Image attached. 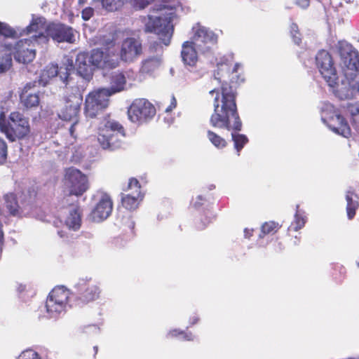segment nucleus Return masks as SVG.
<instances>
[{
    "label": "nucleus",
    "instance_id": "obj_53",
    "mask_svg": "<svg viewBox=\"0 0 359 359\" xmlns=\"http://www.w3.org/2000/svg\"><path fill=\"white\" fill-rule=\"evenodd\" d=\"M238 64H236V65H234L233 68L232 69L231 72H232V73L236 72H237V68H238Z\"/></svg>",
    "mask_w": 359,
    "mask_h": 359
},
{
    "label": "nucleus",
    "instance_id": "obj_15",
    "mask_svg": "<svg viewBox=\"0 0 359 359\" xmlns=\"http://www.w3.org/2000/svg\"><path fill=\"white\" fill-rule=\"evenodd\" d=\"M142 53L143 46L141 40L135 37H127L121 42L118 56L121 60L131 63Z\"/></svg>",
    "mask_w": 359,
    "mask_h": 359
},
{
    "label": "nucleus",
    "instance_id": "obj_22",
    "mask_svg": "<svg viewBox=\"0 0 359 359\" xmlns=\"http://www.w3.org/2000/svg\"><path fill=\"white\" fill-rule=\"evenodd\" d=\"M104 48V69H113L118 67L120 58L116 55L115 41L108 39L102 43Z\"/></svg>",
    "mask_w": 359,
    "mask_h": 359
},
{
    "label": "nucleus",
    "instance_id": "obj_46",
    "mask_svg": "<svg viewBox=\"0 0 359 359\" xmlns=\"http://www.w3.org/2000/svg\"><path fill=\"white\" fill-rule=\"evenodd\" d=\"M177 106V100L175 96L171 97L170 104L165 109V111H171L173 109H175Z\"/></svg>",
    "mask_w": 359,
    "mask_h": 359
},
{
    "label": "nucleus",
    "instance_id": "obj_13",
    "mask_svg": "<svg viewBox=\"0 0 359 359\" xmlns=\"http://www.w3.org/2000/svg\"><path fill=\"white\" fill-rule=\"evenodd\" d=\"M316 65L327 84L334 87L338 81V76L332 55L325 50L318 51L316 56Z\"/></svg>",
    "mask_w": 359,
    "mask_h": 359
},
{
    "label": "nucleus",
    "instance_id": "obj_1",
    "mask_svg": "<svg viewBox=\"0 0 359 359\" xmlns=\"http://www.w3.org/2000/svg\"><path fill=\"white\" fill-rule=\"evenodd\" d=\"M229 70L227 65L218 67L217 74L219 77L215 79L221 83V87L209 92L212 95L215 94L213 100L214 111L210 117V124L213 128L233 130L231 133L232 140L238 155H240V151L248 142V139L246 135L237 133L242 129V122L236 105L237 93L226 80H222L224 76L220 74V72Z\"/></svg>",
    "mask_w": 359,
    "mask_h": 359
},
{
    "label": "nucleus",
    "instance_id": "obj_28",
    "mask_svg": "<svg viewBox=\"0 0 359 359\" xmlns=\"http://www.w3.org/2000/svg\"><path fill=\"white\" fill-rule=\"evenodd\" d=\"M81 223V217L79 208L76 207L69 212V215L65 219V224L69 229L77 230L80 228Z\"/></svg>",
    "mask_w": 359,
    "mask_h": 359
},
{
    "label": "nucleus",
    "instance_id": "obj_4",
    "mask_svg": "<svg viewBox=\"0 0 359 359\" xmlns=\"http://www.w3.org/2000/svg\"><path fill=\"white\" fill-rule=\"evenodd\" d=\"M76 290L71 306L83 307L98 299L102 292L100 287L91 279L80 280L76 285Z\"/></svg>",
    "mask_w": 359,
    "mask_h": 359
},
{
    "label": "nucleus",
    "instance_id": "obj_36",
    "mask_svg": "<svg viewBox=\"0 0 359 359\" xmlns=\"http://www.w3.org/2000/svg\"><path fill=\"white\" fill-rule=\"evenodd\" d=\"M0 35L6 38H15L17 36V32L8 24L0 21Z\"/></svg>",
    "mask_w": 359,
    "mask_h": 359
},
{
    "label": "nucleus",
    "instance_id": "obj_33",
    "mask_svg": "<svg viewBox=\"0 0 359 359\" xmlns=\"http://www.w3.org/2000/svg\"><path fill=\"white\" fill-rule=\"evenodd\" d=\"M351 117V124L353 128L359 133V104H350L347 106Z\"/></svg>",
    "mask_w": 359,
    "mask_h": 359
},
{
    "label": "nucleus",
    "instance_id": "obj_3",
    "mask_svg": "<svg viewBox=\"0 0 359 359\" xmlns=\"http://www.w3.org/2000/svg\"><path fill=\"white\" fill-rule=\"evenodd\" d=\"M0 131L11 142L23 140L31 132L29 118L18 111L11 112L6 118L5 113L1 111Z\"/></svg>",
    "mask_w": 359,
    "mask_h": 359
},
{
    "label": "nucleus",
    "instance_id": "obj_14",
    "mask_svg": "<svg viewBox=\"0 0 359 359\" xmlns=\"http://www.w3.org/2000/svg\"><path fill=\"white\" fill-rule=\"evenodd\" d=\"M122 190L126 193H122L121 195L123 207L130 211L136 210L140 201L143 198L140 182L136 178L131 177L129 179L128 184L123 187Z\"/></svg>",
    "mask_w": 359,
    "mask_h": 359
},
{
    "label": "nucleus",
    "instance_id": "obj_44",
    "mask_svg": "<svg viewBox=\"0 0 359 359\" xmlns=\"http://www.w3.org/2000/svg\"><path fill=\"white\" fill-rule=\"evenodd\" d=\"M181 337L184 341H193L194 338L193 334L191 332H186L184 331L182 332Z\"/></svg>",
    "mask_w": 359,
    "mask_h": 359
},
{
    "label": "nucleus",
    "instance_id": "obj_9",
    "mask_svg": "<svg viewBox=\"0 0 359 359\" xmlns=\"http://www.w3.org/2000/svg\"><path fill=\"white\" fill-rule=\"evenodd\" d=\"M111 95L105 88L89 93L85 100L84 112L86 116L90 118L95 117L100 111L109 106V97Z\"/></svg>",
    "mask_w": 359,
    "mask_h": 359
},
{
    "label": "nucleus",
    "instance_id": "obj_58",
    "mask_svg": "<svg viewBox=\"0 0 359 359\" xmlns=\"http://www.w3.org/2000/svg\"><path fill=\"white\" fill-rule=\"evenodd\" d=\"M358 264V266H359V262H358V264Z\"/></svg>",
    "mask_w": 359,
    "mask_h": 359
},
{
    "label": "nucleus",
    "instance_id": "obj_52",
    "mask_svg": "<svg viewBox=\"0 0 359 359\" xmlns=\"http://www.w3.org/2000/svg\"><path fill=\"white\" fill-rule=\"evenodd\" d=\"M93 351H94V354H93V358H95L97 352H98V347L97 346H93Z\"/></svg>",
    "mask_w": 359,
    "mask_h": 359
},
{
    "label": "nucleus",
    "instance_id": "obj_5",
    "mask_svg": "<svg viewBox=\"0 0 359 359\" xmlns=\"http://www.w3.org/2000/svg\"><path fill=\"white\" fill-rule=\"evenodd\" d=\"M172 22V18L170 16H149L144 25V32L156 34L161 43L168 46L170 43L174 30Z\"/></svg>",
    "mask_w": 359,
    "mask_h": 359
},
{
    "label": "nucleus",
    "instance_id": "obj_17",
    "mask_svg": "<svg viewBox=\"0 0 359 359\" xmlns=\"http://www.w3.org/2000/svg\"><path fill=\"white\" fill-rule=\"evenodd\" d=\"M74 71L73 60L68 58L60 67L57 64L50 63L46 66L42 72V76L47 79H52L59 76L61 81L68 85L72 80L71 74Z\"/></svg>",
    "mask_w": 359,
    "mask_h": 359
},
{
    "label": "nucleus",
    "instance_id": "obj_39",
    "mask_svg": "<svg viewBox=\"0 0 359 359\" xmlns=\"http://www.w3.org/2000/svg\"><path fill=\"white\" fill-rule=\"evenodd\" d=\"M8 145L6 141L0 137V164H4L7 160Z\"/></svg>",
    "mask_w": 359,
    "mask_h": 359
},
{
    "label": "nucleus",
    "instance_id": "obj_18",
    "mask_svg": "<svg viewBox=\"0 0 359 359\" xmlns=\"http://www.w3.org/2000/svg\"><path fill=\"white\" fill-rule=\"evenodd\" d=\"M112 210L113 201L111 196L107 193H102L90 216L93 222H100L109 217Z\"/></svg>",
    "mask_w": 359,
    "mask_h": 359
},
{
    "label": "nucleus",
    "instance_id": "obj_38",
    "mask_svg": "<svg viewBox=\"0 0 359 359\" xmlns=\"http://www.w3.org/2000/svg\"><path fill=\"white\" fill-rule=\"evenodd\" d=\"M290 32L294 43L299 45L302 42V34L297 24L294 22L292 23L290 27Z\"/></svg>",
    "mask_w": 359,
    "mask_h": 359
},
{
    "label": "nucleus",
    "instance_id": "obj_51",
    "mask_svg": "<svg viewBox=\"0 0 359 359\" xmlns=\"http://www.w3.org/2000/svg\"><path fill=\"white\" fill-rule=\"evenodd\" d=\"M29 193H33L34 196L35 197L36 196V191L35 190L34 187H32L29 189Z\"/></svg>",
    "mask_w": 359,
    "mask_h": 359
},
{
    "label": "nucleus",
    "instance_id": "obj_56",
    "mask_svg": "<svg viewBox=\"0 0 359 359\" xmlns=\"http://www.w3.org/2000/svg\"><path fill=\"white\" fill-rule=\"evenodd\" d=\"M86 0H79V4H84Z\"/></svg>",
    "mask_w": 359,
    "mask_h": 359
},
{
    "label": "nucleus",
    "instance_id": "obj_42",
    "mask_svg": "<svg viewBox=\"0 0 359 359\" xmlns=\"http://www.w3.org/2000/svg\"><path fill=\"white\" fill-rule=\"evenodd\" d=\"M135 7L139 9L144 8L147 5H149L150 0H133Z\"/></svg>",
    "mask_w": 359,
    "mask_h": 359
},
{
    "label": "nucleus",
    "instance_id": "obj_27",
    "mask_svg": "<svg viewBox=\"0 0 359 359\" xmlns=\"http://www.w3.org/2000/svg\"><path fill=\"white\" fill-rule=\"evenodd\" d=\"M160 65L161 59L158 57H148L142 61L140 73L145 76H151L159 68Z\"/></svg>",
    "mask_w": 359,
    "mask_h": 359
},
{
    "label": "nucleus",
    "instance_id": "obj_34",
    "mask_svg": "<svg viewBox=\"0 0 359 359\" xmlns=\"http://www.w3.org/2000/svg\"><path fill=\"white\" fill-rule=\"evenodd\" d=\"M207 137L209 141L217 149H222L227 145L226 141L216 133L208 130Z\"/></svg>",
    "mask_w": 359,
    "mask_h": 359
},
{
    "label": "nucleus",
    "instance_id": "obj_57",
    "mask_svg": "<svg viewBox=\"0 0 359 359\" xmlns=\"http://www.w3.org/2000/svg\"><path fill=\"white\" fill-rule=\"evenodd\" d=\"M134 225H135L134 222H132V227L133 228L134 227Z\"/></svg>",
    "mask_w": 359,
    "mask_h": 359
},
{
    "label": "nucleus",
    "instance_id": "obj_48",
    "mask_svg": "<svg viewBox=\"0 0 359 359\" xmlns=\"http://www.w3.org/2000/svg\"><path fill=\"white\" fill-rule=\"evenodd\" d=\"M199 321V318L196 316H194L189 319V323L191 325H194L196 324Z\"/></svg>",
    "mask_w": 359,
    "mask_h": 359
},
{
    "label": "nucleus",
    "instance_id": "obj_55",
    "mask_svg": "<svg viewBox=\"0 0 359 359\" xmlns=\"http://www.w3.org/2000/svg\"><path fill=\"white\" fill-rule=\"evenodd\" d=\"M158 42H154L153 44H152V48H154V49H156V47L158 46Z\"/></svg>",
    "mask_w": 359,
    "mask_h": 359
},
{
    "label": "nucleus",
    "instance_id": "obj_16",
    "mask_svg": "<svg viewBox=\"0 0 359 359\" xmlns=\"http://www.w3.org/2000/svg\"><path fill=\"white\" fill-rule=\"evenodd\" d=\"M194 32L192 36V41L202 53H206L211 50L212 46L217 43V36L215 34L206 27L197 25L193 27Z\"/></svg>",
    "mask_w": 359,
    "mask_h": 359
},
{
    "label": "nucleus",
    "instance_id": "obj_24",
    "mask_svg": "<svg viewBox=\"0 0 359 359\" xmlns=\"http://www.w3.org/2000/svg\"><path fill=\"white\" fill-rule=\"evenodd\" d=\"M196 46L191 41H187L182 44L181 56L184 65L194 67L198 62V54Z\"/></svg>",
    "mask_w": 359,
    "mask_h": 359
},
{
    "label": "nucleus",
    "instance_id": "obj_6",
    "mask_svg": "<svg viewBox=\"0 0 359 359\" xmlns=\"http://www.w3.org/2000/svg\"><path fill=\"white\" fill-rule=\"evenodd\" d=\"M57 43L67 42L73 43L75 41L74 34L72 27L61 23H49L46 27V34L41 32L34 35V40H40L41 43H48L49 39Z\"/></svg>",
    "mask_w": 359,
    "mask_h": 359
},
{
    "label": "nucleus",
    "instance_id": "obj_32",
    "mask_svg": "<svg viewBox=\"0 0 359 359\" xmlns=\"http://www.w3.org/2000/svg\"><path fill=\"white\" fill-rule=\"evenodd\" d=\"M46 19L43 17H38L36 18H34L29 25H28L26 28L27 33L29 34L33 32H38L41 29H44L46 34Z\"/></svg>",
    "mask_w": 359,
    "mask_h": 359
},
{
    "label": "nucleus",
    "instance_id": "obj_49",
    "mask_svg": "<svg viewBox=\"0 0 359 359\" xmlns=\"http://www.w3.org/2000/svg\"><path fill=\"white\" fill-rule=\"evenodd\" d=\"M245 237L250 238L252 236V230H249L248 229H245L244 230Z\"/></svg>",
    "mask_w": 359,
    "mask_h": 359
},
{
    "label": "nucleus",
    "instance_id": "obj_40",
    "mask_svg": "<svg viewBox=\"0 0 359 359\" xmlns=\"http://www.w3.org/2000/svg\"><path fill=\"white\" fill-rule=\"evenodd\" d=\"M18 359H41V358L35 351L27 349L20 354Z\"/></svg>",
    "mask_w": 359,
    "mask_h": 359
},
{
    "label": "nucleus",
    "instance_id": "obj_12",
    "mask_svg": "<svg viewBox=\"0 0 359 359\" xmlns=\"http://www.w3.org/2000/svg\"><path fill=\"white\" fill-rule=\"evenodd\" d=\"M128 114L132 122L142 123L155 116L156 109L147 100L139 98L132 102L128 110Z\"/></svg>",
    "mask_w": 359,
    "mask_h": 359
},
{
    "label": "nucleus",
    "instance_id": "obj_41",
    "mask_svg": "<svg viewBox=\"0 0 359 359\" xmlns=\"http://www.w3.org/2000/svg\"><path fill=\"white\" fill-rule=\"evenodd\" d=\"M93 14L94 11L90 7L84 8L81 12V16L84 20H88L93 15Z\"/></svg>",
    "mask_w": 359,
    "mask_h": 359
},
{
    "label": "nucleus",
    "instance_id": "obj_25",
    "mask_svg": "<svg viewBox=\"0 0 359 359\" xmlns=\"http://www.w3.org/2000/svg\"><path fill=\"white\" fill-rule=\"evenodd\" d=\"M346 201V214L348 219H353L359 208V196L355 189L351 187L345 194Z\"/></svg>",
    "mask_w": 359,
    "mask_h": 359
},
{
    "label": "nucleus",
    "instance_id": "obj_23",
    "mask_svg": "<svg viewBox=\"0 0 359 359\" xmlns=\"http://www.w3.org/2000/svg\"><path fill=\"white\" fill-rule=\"evenodd\" d=\"M109 87L107 90L111 94L120 93L125 90L127 80L123 72H113L108 77Z\"/></svg>",
    "mask_w": 359,
    "mask_h": 359
},
{
    "label": "nucleus",
    "instance_id": "obj_43",
    "mask_svg": "<svg viewBox=\"0 0 359 359\" xmlns=\"http://www.w3.org/2000/svg\"><path fill=\"white\" fill-rule=\"evenodd\" d=\"M206 201V199L202 196H198L196 198V201L194 203V207L195 208H199L201 205H203V201Z\"/></svg>",
    "mask_w": 359,
    "mask_h": 359
},
{
    "label": "nucleus",
    "instance_id": "obj_21",
    "mask_svg": "<svg viewBox=\"0 0 359 359\" xmlns=\"http://www.w3.org/2000/svg\"><path fill=\"white\" fill-rule=\"evenodd\" d=\"M75 66L77 74L80 76L88 81L93 79L95 68L90 61L89 53L85 52L78 53L76 57Z\"/></svg>",
    "mask_w": 359,
    "mask_h": 359
},
{
    "label": "nucleus",
    "instance_id": "obj_47",
    "mask_svg": "<svg viewBox=\"0 0 359 359\" xmlns=\"http://www.w3.org/2000/svg\"><path fill=\"white\" fill-rule=\"evenodd\" d=\"M297 4L302 8H307L309 6V0H298Z\"/></svg>",
    "mask_w": 359,
    "mask_h": 359
},
{
    "label": "nucleus",
    "instance_id": "obj_30",
    "mask_svg": "<svg viewBox=\"0 0 359 359\" xmlns=\"http://www.w3.org/2000/svg\"><path fill=\"white\" fill-rule=\"evenodd\" d=\"M12 65L11 53H8L7 46L0 49V74L8 70Z\"/></svg>",
    "mask_w": 359,
    "mask_h": 359
},
{
    "label": "nucleus",
    "instance_id": "obj_29",
    "mask_svg": "<svg viewBox=\"0 0 359 359\" xmlns=\"http://www.w3.org/2000/svg\"><path fill=\"white\" fill-rule=\"evenodd\" d=\"M104 51L100 48L93 49L89 54V59L94 68L104 69Z\"/></svg>",
    "mask_w": 359,
    "mask_h": 359
},
{
    "label": "nucleus",
    "instance_id": "obj_8",
    "mask_svg": "<svg viewBox=\"0 0 359 359\" xmlns=\"http://www.w3.org/2000/svg\"><path fill=\"white\" fill-rule=\"evenodd\" d=\"M64 100V106L58 113V117L62 121L72 122L69 131L71 135H73L75 126L79 122L83 96L80 93H70L65 97Z\"/></svg>",
    "mask_w": 359,
    "mask_h": 359
},
{
    "label": "nucleus",
    "instance_id": "obj_31",
    "mask_svg": "<svg viewBox=\"0 0 359 359\" xmlns=\"http://www.w3.org/2000/svg\"><path fill=\"white\" fill-rule=\"evenodd\" d=\"M280 227L281 225L278 222L274 221L266 222L261 226V233L259 236L262 238L266 235L273 234L276 233Z\"/></svg>",
    "mask_w": 359,
    "mask_h": 359
},
{
    "label": "nucleus",
    "instance_id": "obj_35",
    "mask_svg": "<svg viewBox=\"0 0 359 359\" xmlns=\"http://www.w3.org/2000/svg\"><path fill=\"white\" fill-rule=\"evenodd\" d=\"M124 0H101L102 6L108 11H115L123 5Z\"/></svg>",
    "mask_w": 359,
    "mask_h": 359
},
{
    "label": "nucleus",
    "instance_id": "obj_45",
    "mask_svg": "<svg viewBox=\"0 0 359 359\" xmlns=\"http://www.w3.org/2000/svg\"><path fill=\"white\" fill-rule=\"evenodd\" d=\"M183 330L174 329L169 332L168 335L170 337H179L182 336Z\"/></svg>",
    "mask_w": 359,
    "mask_h": 359
},
{
    "label": "nucleus",
    "instance_id": "obj_10",
    "mask_svg": "<svg viewBox=\"0 0 359 359\" xmlns=\"http://www.w3.org/2000/svg\"><path fill=\"white\" fill-rule=\"evenodd\" d=\"M69 297V290L64 286H57L49 293L46 302V311L50 317H56L65 311Z\"/></svg>",
    "mask_w": 359,
    "mask_h": 359
},
{
    "label": "nucleus",
    "instance_id": "obj_37",
    "mask_svg": "<svg viewBox=\"0 0 359 359\" xmlns=\"http://www.w3.org/2000/svg\"><path fill=\"white\" fill-rule=\"evenodd\" d=\"M299 208V205H297V211L294 215V230L298 231L303 228L306 222V217L299 212L298 209Z\"/></svg>",
    "mask_w": 359,
    "mask_h": 359
},
{
    "label": "nucleus",
    "instance_id": "obj_2",
    "mask_svg": "<svg viewBox=\"0 0 359 359\" xmlns=\"http://www.w3.org/2000/svg\"><path fill=\"white\" fill-rule=\"evenodd\" d=\"M126 136V133L123 125L108 117L104 118L98 128L97 141L103 149L116 151L124 149Z\"/></svg>",
    "mask_w": 359,
    "mask_h": 359
},
{
    "label": "nucleus",
    "instance_id": "obj_19",
    "mask_svg": "<svg viewBox=\"0 0 359 359\" xmlns=\"http://www.w3.org/2000/svg\"><path fill=\"white\" fill-rule=\"evenodd\" d=\"M37 81L27 83L20 93V101L26 109L36 108L40 103L39 93L34 88L36 86Z\"/></svg>",
    "mask_w": 359,
    "mask_h": 359
},
{
    "label": "nucleus",
    "instance_id": "obj_50",
    "mask_svg": "<svg viewBox=\"0 0 359 359\" xmlns=\"http://www.w3.org/2000/svg\"><path fill=\"white\" fill-rule=\"evenodd\" d=\"M338 268H339V270L340 273H344V275H343V278H344V273H345V269H344L343 266H338ZM342 280H343V279H341V280H339V282L342 281Z\"/></svg>",
    "mask_w": 359,
    "mask_h": 359
},
{
    "label": "nucleus",
    "instance_id": "obj_11",
    "mask_svg": "<svg viewBox=\"0 0 359 359\" xmlns=\"http://www.w3.org/2000/svg\"><path fill=\"white\" fill-rule=\"evenodd\" d=\"M34 35L29 39H23L19 40L14 47L6 46L8 53L13 55L15 60L19 63H29L35 58L36 52L33 48L34 43H41L40 40L38 41L34 40Z\"/></svg>",
    "mask_w": 359,
    "mask_h": 359
},
{
    "label": "nucleus",
    "instance_id": "obj_7",
    "mask_svg": "<svg viewBox=\"0 0 359 359\" xmlns=\"http://www.w3.org/2000/svg\"><path fill=\"white\" fill-rule=\"evenodd\" d=\"M63 184L69 196H81L89 188L88 177L74 167L65 170Z\"/></svg>",
    "mask_w": 359,
    "mask_h": 359
},
{
    "label": "nucleus",
    "instance_id": "obj_20",
    "mask_svg": "<svg viewBox=\"0 0 359 359\" xmlns=\"http://www.w3.org/2000/svg\"><path fill=\"white\" fill-rule=\"evenodd\" d=\"M325 121L329 128L334 133L346 138L351 137V128L346 118L338 111H334L332 115L326 118Z\"/></svg>",
    "mask_w": 359,
    "mask_h": 359
},
{
    "label": "nucleus",
    "instance_id": "obj_26",
    "mask_svg": "<svg viewBox=\"0 0 359 359\" xmlns=\"http://www.w3.org/2000/svg\"><path fill=\"white\" fill-rule=\"evenodd\" d=\"M3 198L4 201V205L10 215L18 217L21 215V208L15 194L11 192L6 194Z\"/></svg>",
    "mask_w": 359,
    "mask_h": 359
},
{
    "label": "nucleus",
    "instance_id": "obj_54",
    "mask_svg": "<svg viewBox=\"0 0 359 359\" xmlns=\"http://www.w3.org/2000/svg\"><path fill=\"white\" fill-rule=\"evenodd\" d=\"M73 248H74L72 246H69V252L72 256L74 255V253L72 252Z\"/></svg>",
    "mask_w": 359,
    "mask_h": 359
}]
</instances>
